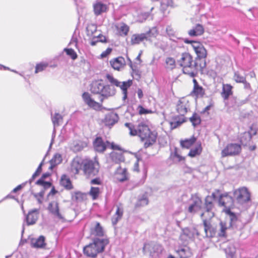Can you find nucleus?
<instances>
[{"mask_svg":"<svg viewBox=\"0 0 258 258\" xmlns=\"http://www.w3.org/2000/svg\"><path fill=\"white\" fill-rule=\"evenodd\" d=\"M155 245L152 242L146 243L143 247V251L144 253H150V254L156 252Z\"/></svg>","mask_w":258,"mask_h":258,"instance_id":"obj_44","label":"nucleus"},{"mask_svg":"<svg viewBox=\"0 0 258 258\" xmlns=\"http://www.w3.org/2000/svg\"><path fill=\"white\" fill-rule=\"evenodd\" d=\"M241 152V145L237 143L228 144L222 150V157L238 155Z\"/></svg>","mask_w":258,"mask_h":258,"instance_id":"obj_10","label":"nucleus"},{"mask_svg":"<svg viewBox=\"0 0 258 258\" xmlns=\"http://www.w3.org/2000/svg\"><path fill=\"white\" fill-rule=\"evenodd\" d=\"M137 110L139 115L152 114L153 111L151 109L145 108L143 106L140 105L138 106Z\"/></svg>","mask_w":258,"mask_h":258,"instance_id":"obj_54","label":"nucleus"},{"mask_svg":"<svg viewBox=\"0 0 258 258\" xmlns=\"http://www.w3.org/2000/svg\"><path fill=\"white\" fill-rule=\"evenodd\" d=\"M116 180L120 182H123L127 180V170L125 168L118 167L115 173Z\"/></svg>","mask_w":258,"mask_h":258,"instance_id":"obj_30","label":"nucleus"},{"mask_svg":"<svg viewBox=\"0 0 258 258\" xmlns=\"http://www.w3.org/2000/svg\"><path fill=\"white\" fill-rule=\"evenodd\" d=\"M109 141H104L101 137H97L93 141L94 150L98 153H103L108 148Z\"/></svg>","mask_w":258,"mask_h":258,"instance_id":"obj_14","label":"nucleus"},{"mask_svg":"<svg viewBox=\"0 0 258 258\" xmlns=\"http://www.w3.org/2000/svg\"><path fill=\"white\" fill-rule=\"evenodd\" d=\"M189 120L194 126L201 123V118L200 116L196 113H194L192 116L189 118Z\"/></svg>","mask_w":258,"mask_h":258,"instance_id":"obj_48","label":"nucleus"},{"mask_svg":"<svg viewBox=\"0 0 258 258\" xmlns=\"http://www.w3.org/2000/svg\"><path fill=\"white\" fill-rule=\"evenodd\" d=\"M48 66V64L46 62H40L36 64L35 67V73L37 74L39 72L45 70Z\"/></svg>","mask_w":258,"mask_h":258,"instance_id":"obj_52","label":"nucleus"},{"mask_svg":"<svg viewBox=\"0 0 258 258\" xmlns=\"http://www.w3.org/2000/svg\"><path fill=\"white\" fill-rule=\"evenodd\" d=\"M108 148L111 149L113 151H118L124 150L120 145L115 144L114 142H110L109 141Z\"/></svg>","mask_w":258,"mask_h":258,"instance_id":"obj_55","label":"nucleus"},{"mask_svg":"<svg viewBox=\"0 0 258 258\" xmlns=\"http://www.w3.org/2000/svg\"><path fill=\"white\" fill-rule=\"evenodd\" d=\"M201 217L203 220V223L204 227V231L206 236L208 237H213L216 235L217 230L216 227L212 224L210 218H208L205 216V213H202Z\"/></svg>","mask_w":258,"mask_h":258,"instance_id":"obj_11","label":"nucleus"},{"mask_svg":"<svg viewBox=\"0 0 258 258\" xmlns=\"http://www.w3.org/2000/svg\"><path fill=\"white\" fill-rule=\"evenodd\" d=\"M192 82L194 86L190 95L196 99L203 98L206 94L205 89L199 85L196 79H193Z\"/></svg>","mask_w":258,"mask_h":258,"instance_id":"obj_15","label":"nucleus"},{"mask_svg":"<svg viewBox=\"0 0 258 258\" xmlns=\"http://www.w3.org/2000/svg\"><path fill=\"white\" fill-rule=\"evenodd\" d=\"M62 162V157L60 154H55L50 161L51 168H53Z\"/></svg>","mask_w":258,"mask_h":258,"instance_id":"obj_45","label":"nucleus"},{"mask_svg":"<svg viewBox=\"0 0 258 258\" xmlns=\"http://www.w3.org/2000/svg\"><path fill=\"white\" fill-rule=\"evenodd\" d=\"M204 208L206 210L204 212L206 214H208L209 218L211 219L213 217L215 216V213L213 211L215 209V205L210 196L206 197L204 200Z\"/></svg>","mask_w":258,"mask_h":258,"instance_id":"obj_18","label":"nucleus"},{"mask_svg":"<svg viewBox=\"0 0 258 258\" xmlns=\"http://www.w3.org/2000/svg\"><path fill=\"white\" fill-rule=\"evenodd\" d=\"M82 98L86 104L90 107L96 110H100L102 108V104L94 101L88 92H84L82 95Z\"/></svg>","mask_w":258,"mask_h":258,"instance_id":"obj_17","label":"nucleus"},{"mask_svg":"<svg viewBox=\"0 0 258 258\" xmlns=\"http://www.w3.org/2000/svg\"><path fill=\"white\" fill-rule=\"evenodd\" d=\"M220 227H221L220 230L218 233L219 236L222 237H226L227 236L226 231L227 228L226 226L225 223L221 222L220 223Z\"/></svg>","mask_w":258,"mask_h":258,"instance_id":"obj_56","label":"nucleus"},{"mask_svg":"<svg viewBox=\"0 0 258 258\" xmlns=\"http://www.w3.org/2000/svg\"><path fill=\"white\" fill-rule=\"evenodd\" d=\"M112 49L111 48H107L105 51H103L100 55V57L101 58H103L107 57L112 52Z\"/></svg>","mask_w":258,"mask_h":258,"instance_id":"obj_62","label":"nucleus"},{"mask_svg":"<svg viewBox=\"0 0 258 258\" xmlns=\"http://www.w3.org/2000/svg\"><path fill=\"white\" fill-rule=\"evenodd\" d=\"M169 159L174 163H185L186 161V157L182 155L181 151L177 147L170 153Z\"/></svg>","mask_w":258,"mask_h":258,"instance_id":"obj_19","label":"nucleus"},{"mask_svg":"<svg viewBox=\"0 0 258 258\" xmlns=\"http://www.w3.org/2000/svg\"><path fill=\"white\" fill-rule=\"evenodd\" d=\"M233 79L236 82L238 83H245L246 78L245 77L241 75L238 72L234 73L233 76Z\"/></svg>","mask_w":258,"mask_h":258,"instance_id":"obj_49","label":"nucleus"},{"mask_svg":"<svg viewBox=\"0 0 258 258\" xmlns=\"http://www.w3.org/2000/svg\"><path fill=\"white\" fill-rule=\"evenodd\" d=\"M186 121V117L184 115L179 114L173 116L169 122L170 129H175Z\"/></svg>","mask_w":258,"mask_h":258,"instance_id":"obj_20","label":"nucleus"},{"mask_svg":"<svg viewBox=\"0 0 258 258\" xmlns=\"http://www.w3.org/2000/svg\"><path fill=\"white\" fill-rule=\"evenodd\" d=\"M38 218V213L37 210H33L28 213L26 217L27 225H33L36 223Z\"/></svg>","mask_w":258,"mask_h":258,"instance_id":"obj_34","label":"nucleus"},{"mask_svg":"<svg viewBox=\"0 0 258 258\" xmlns=\"http://www.w3.org/2000/svg\"><path fill=\"white\" fill-rule=\"evenodd\" d=\"M214 106V103L213 102H210V104L203 109L202 112L204 113H207L208 114H209V110L211 109L212 108H213Z\"/></svg>","mask_w":258,"mask_h":258,"instance_id":"obj_64","label":"nucleus"},{"mask_svg":"<svg viewBox=\"0 0 258 258\" xmlns=\"http://www.w3.org/2000/svg\"><path fill=\"white\" fill-rule=\"evenodd\" d=\"M123 210L119 207H117L115 214L111 218V222L113 225H115L122 217Z\"/></svg>","mask_w":258,"mask_h":258,"instance_id":"obj_38","label":"nucleus"},{"mask_svg":"<svg viewBox=\"0 0 258 258\" xmlns=\"http://www.w3.org/2000/svg\"><path fill=\"white\" fill-rule=\"evenodd\" d=\"M59 184L67 190H71L74 188L70 178L65 174L61 175L59 180Z\"/></svg>","mask_w":258,"mask_h":258,"instance_id":"obj_27","label":"nucleus"},{"mask_svg":"<svg viewBox=\"0 0 258 258\" xmlns=\"http://www.w3.org/2000/svg\"><path fill=\"white\" fill-rule=\"evenodd\" d=\"M233 199L227 192L220 194L218 198L219 206L224 208V212L231 216L232 221L236 219V216L230 210L234 207Z\"/></svg>","mask_w":258,"mask_h":258,"instance_id":"obj_7","label":"nucleus"},{"mask_svg":"<svg viewBox=\"0 0 258 258\" xmlns=\"http://www.w3.org/2000/svg\"><path fill=\"white\" fill-rule=\"evenodd\" d=\"M124 126L128 129L130 136L139 138L145 148H148L156 143L158 136L157 132L152 130L144 121L139 122L136 125L126 122Z\"/></svg>","mask_w":258,"mask_h":258,"instance_id":"obj_1","label":"nucleus"},{"mask_svg":"<svg viewBox=\"0 0 258 258\" xmlns=\"http://www.w3.org/2000/svg\"><path fill=\"white\" fill-rule=\"evenodd\" d=\"M132 80H128L127 81L123 82L120 84V86L118 87L122 91L124 99L127 98V89L132 86Z\"/></svg>","mask_w":258,"mask_h":258,"instance_id":"obj_40","label":"nucleus"},{"mask_svg":"<svg viewBox=\"0 0 258 258\" xmlns=\"http://www.w3.org/2000/svg\"><path fill=\"white\" fill-rule=\"evenodd\" d=\"M108 9V7L107 6L100 2L96 3L93 6L94 13L96 16L106 12Z\"/></svg>","mask_w":258,"mask_h":258,"instance_id":"obj_29","label":"nucleus"},{"mask_svg":"<svg viewBox=\"0 0 258 258\" xmlns=\"http://www.w3.org/2000/svg\"><path fill=\"white\" fill-rule=\"evenodd\" d=\"M197 140V137L192 136L190 138L180 140L179 141L180 146L182 148L188 149L196 143Z\"/></svg>","mask_w":258,"mask_h":258,"instance_id":"obj_28","label":"nucleus"},{"mask_svg":"<svg viewBox=\"0 0 258 258\" xmlns=\"http://www.w3.org/2000/svg\"><path fill=\"white\" fill-rule=\"evenodd\" d=\"M176 252L178 254L179 258H189L192 255V252L190 249L187 246H184L177 250Z\"/></svg>","mask_w":258,"mask_h":258,"instance_id":"obj_36","label":"nucleus"},{"mask_svg":"<svg viewBox=\"0 0 258 258\" xmlns=\"http://www.w3.org/2000/svg\"><path fill=\"white\" fill-rule=\"evenodd\" d=\"M44 192L43 191H41L39 193L34 194L35 198L37 199L38 202L39 204H41L43 202L44 198Z\"/></svg>","mask_w":258,"mask_h":258,"instance_id":"obj_61","label":"nucleus"},{"mask_svg":"<svg viewBox=\"0 0 258 258\" xmlns=\"http://www.w3.org/2000/svg\"><path fill=\"white\" fill-rule=\"evenodd\" d=\"M100 168L98 159L95 157L93 160L86 158L83 168V174L88 178L98 175Z\"/></svg>","mask_w":258,"mask_h":258,"instance_id":"obj_5","label":"nucleus"},{"mask_svg":"<svg viewBox=\"0 0 258 258\" xmlns=\"http://www.w3.org/2000/svg\"><path fill=\"white\" fill-rule=\"evenodd\" d=\"M105 77L111 85L115 86L116 87L120 86V84L121 83L118 80L115 79L112 75L109 74H107L105 76Z\"/></svg>","mask_w":258,"mask_h":258,"instance_id":"obj_47","label":"nucleus"},{"mask_svg":"<svg viewBox=\"0 0 258 258\" xmlns=\"http://www.w3.org/2000/svg\"><path fill=\"white\" fill-rule=\"evenodd\" d=\"M148 204V200L147 198H142L139 199L136 204V207H140L147 205Z\"/></svg>","mask_w":258,"mask_h":258,"instance_id":"obj_58","label":"nucleus"},{"mask_svg":"<svg viewBox=\"0 0 258 258\" xmlns=\"http://www.w3.org/2000/svg\"><path fill=\"white\" fill-rule=\"evenodd\" d=\"M72 199L77 202H82L87 200V194L81 191L74 192Z\"/></svg>","mask_w":258,"mask_h":258,"instance_id":"obj_39","label":"nucleus"},{"mask_svg":"<svg viewBox=\"0 0 258 258\" xmlns=\"http://www.w3.org/2000/svg\"><path fill=\"white\" fill-rule=\"evenodd\" d=\"M64 51L67 55L69 56L72 59L75 60L78 57V55L75 51L72 48H64Z\"/></svg>","mask_w":258,"mask_h":258,"instance_id":"obj_53","label":"nucleus"},{"mask_svg":"<svg viewBox=\"0 0 258 258\" xmlns=\"http://www.w3.org/2000/svg\"><path fill=\"white\" fill-rule=\"evenodd\" d=\"M43 163L41 162L38 167H37L35 172L32 175L31 178L30 179V181L31 182L33 180H34L37 176H38L42 172V166Z\"/></svg>","mask_w":258,"mask_h":258,"instance_id":"obj_57","label":"nucleus"},{"mask_svg":"<svg viewBox=\"0 0 258 258\" xmlns=\"http://www.w3.org/2000/svg\"><path fill=\"white\" fill-rule=\"evenodd\" d=\"M91 233L98 236H102L104 235L103 228L99 222H96L95 227L91 229Z\"/></svg>","mask_w":258,"mask_h":258,"instance_id":"obj_43","label":"nucleus"},{"mask_svg":"<svg viewBox=\"0 0 258 258\" xmlns=\"http://www.w3.org/2000/svg\"><path fill=\"white\" fill-rule=\"evenodd\" d=\"M177 63L182 68V72L191 77L197 76L199 71H202L206 66V61L196 58L193 60L192 56L188 52H182Z\"/></svg>","mask_w":258,"mask_h":258,"instance_id":"obj_3","label":"nucleus"},{"mask_svg":"<svg viewBox=\"0 0 258 258\" xmlns=\"http://www.w3.org/2000/svg\"><path fill=\"white\" fill-rule=\"evenodd\" d=\"M96 31L97 26L95 24H89L86 28L87 34L88 36H92Z\"/></svg>","mask_w":258,"mask_h":258,"instance_id":"obj_50","label":"nucleus"},{"mask_svg":"<svg viewBox=\"0 0 258 258\" xmlns=\"http://www.w3.org/2000/svg\"><path fill=\"white\" fill-rule=\"evenodd\" d=\"M48 209L52 214L57 218L61 219L64 218L63 214L59 211L58 204L56 201L51 202L48 206Z\"/></svg>","mask_w":258,"mask_h":258,"instance_id":"obj_22","label":"nucleus"},{"mask_svg":"<svg viewBox=\"0 0 258 258\" xmlns=\"http://www.w3.org/2000/svg\"><path fill=\"white\" fill-rule=\"evenodd\" d=\"M157 35L158 32L156 30L150 29L146 33L133 34L131 37L130 42L132 45L140 44L145 41L152 42L153 39H156Z\"/></svg>","mask_w":258,"mask_h":258,"instance_id":"obj_6","label":"nucleus"},{"mask_svg":"<svg viewBox=\"0 0 258 258\" xmlns=\"http://www.w3.org/2000/svg\"><path fill=\"white\" fill-rule=\"evenodd\" d=\"M32 247L35 248H42L45 245V238L43 236H39L37 239L32 240Z\"/></svg>","mask_w":258,"mask_h":258,"instance_id":"obj_41","label":"nucleus"},{"mask_svg":"<svg viewBox=\"0 0 258 258\" xmlns=\"http://www.w3.org/2000/svg\"><path fill=\"white\" fill-rule=\"evenodd\" d=\"M125 152L124 150L122 151H112L109 154L110 159L115 163H120L123 162L125 160L124 153Z\"/></svg>","mask_w":258,"mask_h":258,"instance_id":"obj_24","label":"nucleus"},{"mask_svg":"<svg viewBox=\"0 0 258 258\" xmlns=\"http://www.w3.org/2000/svg\"><path fill=\"white\" fill-rule=\"evenodd\" d=\"M102 180L100 177H96L94 179H92L90 182V183L92 185H101L102 184Z\"/></svg>","mask_w":258,"mask_h":258,"instance_id":"obj_63","label":"nucleus"},{"mask_svg":"<svg viewBox=\"0 0 258 258\" xmlns=\"http://www.w3.org/2000/svg\"><path fill=\"white\" fill-rule=\"evenodd\" d=\"M233 198L238 205L242 206L251 201V192L246 187H240L233 191Z\"/></svg>","mask_w":258,"mask_h":258,"instance_id":"obj_8","label":"nucleus"},{"mask_svg":"<svg viewBox=\"0 0 258 258\" xmlns=\"http://www.w3.org/2000/svg\"><path fill=\"white\" fill-rule=\"evenodd\" d=\"M85 159L80 157H75L71 162L70 171L75 175H78L81 171L83 172Z\"/></svg>","mask_w":258,"mask_h":258,"instance_id":"obj_12","label":"nucleus"},{"mask_svg":"<svg viewBox=\"0 0 258 258\" xmlns=\"http://www.w3.org/2000/svg\"><path fill=\"white\" fill-rule=\"evenodd\" d=\"M109 62L112 68L117 71L120 70L125 66V60L122 56L113 58L110 60Z\"/></svg>","mask_w":258,"mask_h":258,"instance_id":"obj_25","label":"nucleus"},{"mask_svg":"<svg viewBox=\"0 0 258 258\" xmlns=\"http://www.w3.org/2000/svg\"><path fill=\"white\" fill-rule=\"evenodd\" d=\"M62 121V116L58 113H56L52 117V121L54 126H58L59 123Z\"/></svg>","mask_w":258,"mask_h":258,"instance_id":"obj_51","label":"nucleus"},{"mask_svg":"<svg viewBox=\"0 0 258 258\" xmlns=\"http://www.w3.org/2000/svg\"><path fill=\"white\" fill-rule=\"evenodd\" d=\"M118 116L116 113L110 112L105 115L103 122L106 126L111 127L118 122Z\"/></svg>","mask_w":258,"mask_h":258,"instance_id":"obj_21","label":"nucleus"},{"mask_svg":"<svg viewBox=\"0 0 258 258\" xmlns=\"http://www.w3.org/2000/svg\"><path fill=\"white\" fill-rule=\"evenodd\" d=\"M103 88L101 93L102 97L100 99V101L101 102L103 101L104 99L113 96L116 93V89L111 85H103Z\"/></svg>","mask_w":258,"mask_h":258,"instance_id":"obj_23","label":"nucleus"},{"mask_svg":"<svg viewBox=\"0 0 258 258\" xmlns=\"http://www.w3.org/2000/svg\"><path fill=\"white\" fill-rule=\"evenodd\" d=\"M103 84L98 81H95L92 83L90 87V91L93 94H99L101 95L103 87Z\"/></svg>","mask_w":258,"mask_h":258,"instance_id":"obj_32","label":"nucleus"},{"mask_svg":"<svg viewBox=\"0 0 258 258\" xmlns=\"http://www.w3.org/2000/svg\"><path fill=\"white\" fill-rule=\"evenodd\" d=\"M204 33V28L203 25L197 24L195 27L188 31V34L190 36H197L202 35Z\"/></svg>","mask_w":258,"mask_h":258,"instance_id":"obj_35","label":"nucleus"},{"mask_svg":"<svg viewBox=\"0 0 258 258\" xmlns=\"http://www.w3.org/2000/svg\"><path fill=\"white\" fill-rule=\"evenodd\" d=\"M189 107V100L186 97H182L178 100L177 103L176 110L179 114L185 116L188 111Z\"/></svg>","mask_w":258,"mask_h":258,"instance_id":"obj_16","label":"nucleus"},{"mask_svg":"<svg viewBox=\"0 0 258 258\" xmlns=\"http://www.w3.org/2000/svg\"><path fill=\"white\" fill-rule=\"evenodd\" d=\"M251 135L249 132H245L242 133L239 137V142L243 146L248 145L251 140Z\"/></svg>","mask_w":258,"mask_h":258,"instance_id":"obj_37","label":"nucleus"},{"mask_svg":"<svg viewBox=\"0 0 258 258\" xmlns=\"http://www.w3.org/2000/svg\"><path fill=\"white\" fill-rule=\"evenodd\" d=\"M166 32L168 36L170 37H175L176 36V31L171 26H168L166 27Z\"/></svg>","mask_w":258,"mask_h":258,"instance_id":"obj_59","label":"nucleus"},{"mask_svg":"<svg viewBox=\"0 0 258 258\" xmlns=\"http://www.w3.org/2000/svg\"><path fill=\"white\" fill-rule=\"evenodd\" d=\"M108 243L107 239L95 238L92 243L84 247L83 253L87 257L95 258L104 251Z\"/></svg>","mask_w":258,"mask_h":258,"instance_id":"obj_4","label":"nucleus"},{"mask_svg":"<svg viewBox=\"0 0 258 258\" xmlns=\"http://www.w3.org/2000/svg\"><path fill=\"white\" fill-rule=\"evenodd\" d=\"M176 63L175 59L171 56L166 57L164 60V68L167 70L172 71L176 68Z\"/></svg>","mask_w":258,"mask_h":258,"instance_id":"obj_33","label":"nucleus"},{"mask_svg":"<svg viewBox=\"0 0 258 258\" xmlns=\"http://www.w3.org/2000/svg\"><path fill=\"white\" fill-rule=\"evenodd\" d=\"M36 183L38 185L43 186L44 187H49L51 185L50 182L45 181L44 179L41 178L38 180Z\"/></svg>","mask_w":258,"mask_h":258,"instance_id":"obj_60","label":"nucleus"},{"mask_svg":"<svg viewBox=\"0 0 258 258\" xmlns=\"http://www.w3.org/2000/svg\"><path fill=\"white\" fill-rule=\"evenodd\" d=\"M233 87L230 84H222L221 95L224 100H228L230 96L233 94Z\"/></svg>","mask_w":258,"mask_h":258,"instance_id":"obj_26","label":"nucleus"},{"mask_svg":"<svg viewBox=\"0 0 258 258\" xmlns=\"http://www.w3.org/2000/svg\"><path fill=\"white\" fill-rule=\"evenodd\" d=\"M203 151V147L201 142H199L196 145V146L191 149L188 153L187 156L191 157L194 158L197 156H200Z\"/></svg>","mask_w":258,"mask_h":258,"instance_id":"obj_31","label":"nucleus"},{"mask_svg":"<svg viewBox=\"0 0 258 258\" xmlns=\"http://www.w3.org/2000/svg\"><path fill=\"white\" fill-rule=\"evenodd\" d=\"M124 126L128 129L130 136L139 138L145 148H148L156 143L158 136L157 132L152 130L144 121L139 122L136 125L126 122Z\"/></svg>","mask_w":258,"mask_h":258,"instance_id":"obj_2","label":"nucleus"},{"mask_svg":"<svg viewBox=\"0 0 258 258\" xmlns=\"http://www.w3.org/2000/svg\"><path fill=\"white\" fill-rule=\"evenodd\" d=\"M100 193V188L98 187L92 186L89 192V195L91 197L92 200H95L99 197Z\"/></svg>","mask_w":258,"mask_h":258,"instance_id":"obj_46","label":"nucleus"},{"mask_svg":"<svg viewBox=\"0 0 258 258\" xmlns=\"http://www.w3.org/2000/svg\"><path fill=\"white\" fill-rule=\"evenodd\" d=\"M191 204L188 208V212L195 214L201 211L203 208V201L202 199L197 195H192L191 197Z\"/></svg>","mask_w":258,"mask_h":258,"instance_id":"obj_13","label":"nucleus"},{"mask_svg":"<svg viewBox=\"0 0 258 258\" xmlns=\"http://www.w3.org/2000/svg\"><path fill=\"white\" fill-rule=\"evenodd\" d=\"M184 42L186 44H190L196 54L197 57L201 60H205L207 56V51L200 41L189 40L187 39L184 40Z\"/></svg>","mask_w":258,"mask_h":258,"instance_id":"obj_9","label":"nucleus"},{"mask_svg":"<svg viewBox=\"0 0 258 258\" xmlns=\"http://www.w3.org/2000/svg\"><path fill=\"white\" fill-rule=\"evenodd\" d=\"M118 33L121 36H125L127 35L130 27L124 23H121L119 27H116Z\"/></svg>","mask_w":258,"mask_h":258,"instance_id":"obj_42","label":"nucleus"}]
</instances>
